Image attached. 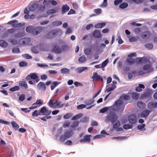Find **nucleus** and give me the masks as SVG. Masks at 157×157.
Instances as JSON below:
<instances>
[{
    "mask_svg": "<svg viewBox=\"0 0 157 157\" xmlns=\"http://www.w3.org/2000/svg\"><path fill=\"white\" fill-rule=\"evenodd\" d=\"M123 101L120 100H118L115 104L111 107V110L114 112H122L125 106L123 105Z\"/></svg>",
    "mask_w": 157,
    "mask_h": 157,
    "instance_id": "nucleus-1",
    "label": "nucleus"
},
{
    "mask_svg": "<svg viewBox=\"0 0 157 157\" xmlns=\"http://www.w3.org/2000/svg\"><path fill=\"white\" fill-rule=\"evenodd\" d=\"M118 118V117L115 113H112L107 115L105 121L106 122L110 121L112 124H113L117 120Z\"/></svg>",
    "mask_w": 157,
    "mask_h": 157,
    "instance_id": "nucleus-2",
    "label": "nucleus"
},
{
    "mask_svg": "<svg viewBox=\"0 0 157 157\" xmlns=\"http://www.w3.org/2000/svg\"><path fill=\"white\" fill-rule=\"evenodd\" d=\"M6 24H9L11 25V26L14 27H21L25 25L24 23H19L17 20H11L9 21Z\"/></svg>",
    "mask_w": 157,
    "mask_h": 157,
    "instance_id": "nucleus-3",
    "label": "nucleus"
},
{
    "mask_svg": "<svg viewBox=\"0 0 157 157\" xmlns=\"http://www.w3.org/2000/svg\"><path fill=\"white\" fill-rule=\"evenodd\" d=\"M60 30H53L49 32L46 35V37L47 39H52L56 37Z\"/></svg>",
    "mask_w": 157,
    "mask_h": 157,
    "instance_id": "nucleus-4",
    "label": "nucleus"
},
{
    "mask_svg": "<svg viewBox=\"0 0 157 157\" xmlns=\"http://www.w3.org/2000/svg\"><path fill=\"white\" fill-rule=\"evenodd\" d=\"M38 77V76L37 74L36 73H31L27 75L26 78V79L27 80L31 79H35L36 82L37 83L40 80Z\"/></svg>",
    "mask_w": 157,
    "mask_h": 157,
    "instance_id": "nucleus-5",
    "label": "nucleus"
},
{
    "mask_svg": "<svg viewBox=\"0 0 157 157\" xmlns=\"http://www.w3.org/2000/svg\"><path fill=\"white\" fill-rule=\"evenodd\" d=\"M128 121L130 123L134 124L137 121L136 116L134 114L129 115L128 117Z\"/></svg>",
    "mask_w": 157,
    "mask_h": 157,
    "instance_id": "nucleus-6",
    "label": "nucleus"
},
{
    "mask_svg": "<svg viewBox=\"0 0 157 157\" xmlns=\"http://www.w3.org/2000/svg\"><path fill=\"white\" fill-rule=\"evenodd\" d=\"M29 38H25L20 39L18 41V43L20 45L27 44L30 41Z\"/></svg>",
    "mask_w": 157,
    "mask_h": 157,
    "instance_id": "nucleus-7",
    "label": "nucleus"
},
{
    "mask_svg": "<svg viewBox=\"0 0 157 157\" xmlns=\"http://www.w3.org/2000/svg\"><path fill=\"white\" fill-rule=\"evenodd\" d=\"M37 87L39 90L42 91H45L46 89L45 84L43 82H39L37 85Z\"/></svg>",
    "mask_w": 157,
    "mask_h": 157,
    "instance_id": "nucleus-8",
    "label": "nucleus"
},
{
    "mask_svg": "<svg viewBox=\"0 0 157 157\" xmlns=\"http://www.w3.org/2000/svg\"><path fill=\"white\" fill-rule=\"evenodd\" d=\"M93 79V81L95 80V81H97L98 80H101V82L103 81V79L102 77L100 75H98L97 72H94L93 74V75L92 77Z\"/></svg>",
    "mask_w": 157,
    "mask_h": 157,
    "instance_id": "nucleus-9",
    "label": "nucleus"
},
{
    "mask_svg": "<svg viewBox=\"0 0 157 157\" xmlns=\"http://www.w3.org/2000/svg\"><path fill=\"white\" fill-rule=\"evenodd\" d=\"M42 29V28L41 26H38L36 28L34 27L33 31V34L34 35H37L41 32Z\"/></svg>",
    "mask_w": 157,
    "mask_h": 157,
    "instance_id": "nucleus-10",
    "label": "nucleus"
},
{
    "mask_svg": "<svg viewBox=\"0 0 157 157\" xmlns=\"http://www.w3.org/2000/svg\"><path fill=\"white\" fill-rule=\"evenodd\" d=\"M151 35V33L148 31H144L140 34L141 37L142 39H147Z\"/></svg>",
    "mask_w": 157,
    "mask_h": 157,
    "instance_id": "nucleus-11",
    "label": "nucleus"
},
{
    "mask_svg": "<svg viewBox=\"0 0 157 157\" xmlns=\"http://www.w3.org/2000/svg\"><path fill=\"white\" fill-rule=\"evenodd\" d=\"M91 135H86L84 136V138L80 140V142L81 143H86L90 142V137Z\"/></svg>",
    "mask_w": 157,
    "mask_h": 157,
    "instance_id": "nucleus-12",
    "label": "nucleus"
},
{
    "mask_svg": "<svg viewBox=\"0 0 157 157\" xmlns=\"http://www.w3.org/2000/svg\"><path fill=\"white\" fill-rule=\"evenodd\" d=\"M52 51L56 53L59 54L62 52V50L57 45L54 46L52 48Z\"/></svg>",
    "mask_w": 157,
    "mask_h": 157,
    "instance_id": "nucleus-13",
    "label": "nucleus"
},
{
    "mask_svg": "<svg viewBox=\"0 0 157 157\" xmlns=\"http://www.w3.org/2000/svg\"><path fill=\"white\" fill-rule=\"evenodd\" d=\"M92 34L93 36L95 38H100L101 37L100 31L97 30H95L92 33Z\"/></svg>",
    "mask_w": 157,
    "mask_h": 157,
    "instance_id": "nucleus-14",
    "label": "nucleus"
},
{
    "mask_svg": "<svg viewBox=\"0 0 157 157\" xmlns=\"http://www.w3.org/2000/svg\"><path fill=\"white\" fill-rule=\"evenodd\" d=\"M69 9V7L67 4L63 5L62 7V14H63L66 12L68 11Z\"/></svg>",
    "mask_w": 157,
    "mask_h": 157,
    "instance_id": "nucleus-15",
    "label": "nucleus"
},
{
    "mask_svg": "<svg viewBox=\"0 0 157 157\" xmlns=\"http://www.w3.org/2000/svg\"><path fill=\"white\" fill-rule=\"evenodd\" d=\"M150 112V111L148 109L145 110L141 112V116L142 117H147L149 114Z\"/></svg>",
    "mask_w": 157,
    "mask_h": 157,
    "instance_id": "nucleus-16",
    "label": "nucleus"
},
{
    "mask_svg": "<svg viewBox=\"0 0 157 157\" xmlns=\"http://www.w3.org/2000/svg\"><path fill=\"white\" fill-rule=\"evenodd\" d=\"M137 106L140 109L144 108L145 105V104L142 101H138L137 103Z\"/></svg>",
    "mask_w": 157,
    "mask_h": 157,
    "instance_id": "nucleus-17",
    "label": "nucleus"
},
{
    "mask_svg": "<svg viewBox=\"0 0 157 157\" xmlns=\"http://www.w3.org/2000/svg\"><path fill=\"white\" fill-rule=\"evenodd\" d=\"M38 7L37 4L34 3L29 6V10L31 11H34Z\"/></svg>",
    "mask_w": 157,
    "mask_h": 157,
    "instance_id": "nucleus-18",
    "label": "nucleus"
},
{
    "mask_svg": "<svg viewBox=\"0 0 157 157\" xmlns=\"http://www.w3.org/2000/svg\"><path fill=\"white\" fill-rule=\"evenodd\" d=\"M73 133L72 131L67 130L65 132L64 134L67 139H68L72 135Z\"/></svg>",
    "mask_w": 157,
    "mask_h": 157,
    "instance_id": "nucleus-19",
    "label": "nucleus"
},
{
    "mask_svg": "<svg viewBox=\"0 0 157 157\" xmlns=\"http://www.w3.org/2000/svg\"><path fill=\"white\" fill-rule=\"evenodd\" d=\"M19 85L21 87H23L25 89L28 88V86L27 83L24 81H21L20 82H19Z\"/></svg>",
    "mask_w": 157,
    "mask_h": 157,
    "instance_id": "nucleus-20",
    "label": "nucleus"
},
{
    "mask_svg": "<svg viewBox=\"0 0 157 157\" xmlns=\"http://www.w3.org/2000/svg\"><path fill=\"white\" fill-rule=\"evenodd\" d=\"M131 95L132 98L135 99H138L140 97V94L135 92H132Z\"/></svg>",
    "mask_w": 157,
    "mask_h": 157,
    "instance_id": "nucleus-21",
    "label": "nucleus"
},
{
    "mask_svg": "<svg viewBox=\"0 0 157 157\" xmlns=\"http://www.w3.org/2000/svg\"><path fill=\"white\" fill-rule=\"evenodd\" d=\"M145 88V86L143 84H140L139 86L137 87L136 88V91L140 92L142 91V88L144 89Z\"/></svg>",
    "mask_w": 157,
    "mask_h": 157,
    "instance_id": "nucleus-22",
    "label": "nucleus"
},
{
    "mask_svg": "<svg viewBox=\"0 0 157 157\" xmlns=\"http://www.w3.org/2000/svg\"><path fill=\"white\" fill-rule=\"evenodd\" d=\"M53 97H52L50 99L49 102L48 103V106L51 108H52L54 107V102H53Z\"/></svg>",
    "mask_w": 157,
    "mask_h": 157,
    "instance_id": "nucleus-23",
    "label": "nucleus"
},
{
    "mask_svg": "<svg viewBox=\"0 0 157 157\" xmlns=\"http://www.w3.org/2000/svg\"><path fill=\"white\" fill-rule=\"evenodd\" d=\"M105 25V23H98L94 25V27L96 28H101Z\"/></svg>",
    "mask_w": 157,
    "mask_h": 157,
    "instance_id": "nucleus-24",
    "label": "nucleus"
},
{
    "mask_svg": "<svg viewBox=\"0 0 157 157\" xmlns=\"http://www.w3.org/2000/svg\"><path fill=\"white\" fill-rule=\"evenodd\" d=\"M88 67H78L77 68V72L78 73H80L85 70H87Z\"/></svg>",
    "mask_w": 157,
    "mask_h": 157,
    "instance_id": "nucleus-25",
    "label": "nucleus"
},
{
    "mask_svg": "<svg viewBox=\"0 0 157 157\" xmlns=\"http://www.w3.org/2000/svg\"><path fill=\"white\" fill-rule=\"evenodd\" d=\"M34 27L33 26H28L26 29V31L27 32L33 34V31Z\"/></svg>",
    "mask_w": 157,
    "mask_h": 157,
    "instance_id": "nucleus-26",
    "label": "nucleus"
},
{
    "mask_svg": "<svg viewBox=\"0 0 157 157\" xmlns=\"http://www.w3.org/2000/svg\"><path fill=\"white\" fill-rule=\"evenodd\" d=\"M78 60L80 63H83L86 61V59L85 56L83 55L79 58Z\"/></svg>",
    "mask_w": 157,
    "mask_h": 157,
    "instance_id": "nucleus-27",
    "label": "nucleus"
},
{
    "mask_svg": "<svg viewBox=\"0 0 157 157\" xmlns=\"http://www.w3.org/2000/svg\"><path fill=\"white\" fill-rule=\"evenodd\" d=\"M154 101L149 102L147 104V108L149 109H152L154 108Z\"/></svg>",
    "mask_w": 157,
    "mask_h": 157,
    "instance_id": "nucleus-28",
    "label": "nucleus"
},
{
    "mask_svg": "<svg viewBox=\"0 0 157 157\" xmlns=\"http://www.w3.org/2000/svg\"><path fill=\"white\" fill-rule=\"evenodd\" d=\"M61 49L62 52L63 51L68 50L69 49V47L67 44H64L61 46Z\"/></svg>",
    "mask_w": 157,
    "mask_h": 157,
    "instance_id": "nucleus-29",
    "label": "nucleus"
},
{
    "mask_svg": "<svg viewBox=\"0 0 157 157\" xmlns=\"http://www.w3.org/2000/svg\"><path fill=\"white\" fill-rule=\"evenodd\" d=\"M62 24L61 21H53L52 23V25L54 26H57L60 25Z\"/></svg>",
    "mask_w": 157,
    "mask_h": 157,
    "instance_id": "nucleus-30",
    "label": "nucleus"
},
{
    "mask_svg": "<svg viewBox=\"0 0 157 157\" xmlns=\"http://www.w3.org/2000/svg\"><path fill=\"white\" fill-rule=\"evenodd\" d=\"M144 46L149 50H151L153 48V45L152 43H149L145 44Z\"/></svg>",
    "mask_w": 157,
    "mask_h": 157,
    "instance_id": "nucleus-31",
    "label": "nucleus"
},
{
    "mask_svg": "<svg viewBox=\"0 0 157 157\" xmlns=\"http://www.w3.org/2000/svg\"><path fill=\"white\" fill-rule=\"evenodd\" d=\"M145 58L144 57L137 58L136 59V62L139 63H143L144 62Z\"/></svg>",
    "mask_w": 157,
    "mask_h": 157,
    "instance_id": "nucleus-32",
    "label": "nucleus"
},
{
    "mask_svg": "<svg viewBox=\"0 0 157 157\" xmlns=\"http://www.w3.org/2000/svg\"><path fill=\"white\" fill-rule=\"evenodd\" d=\"M24 33L22 32H19L16 33L14 36L15 38H20L24 36Z\"/></svg>",
    "mask_w": 157,
    "mask_h": 157,
    "instance_id": "nucleus-33",
    "label": "nucleus"
},
{
    "mask_svg": "<svg viewBox=\"0 0 157 157\" xmlns=\"http://www.w3.org/2000/svg\"><path fill=\"white\" fill-rule=\"evenodd\" d=\"M54 103L55 104L54 105V108L56 109V108H59V107L60 106L61 102V101H58V100H56L54 102Z\"/></svg>",
    "mask_w": 157,
    "mask_h": 157,
    "instance_id": "nucleus-34",
    "label": "nucleus"
},
{
    "mask_svg": "<svg viewBox=\"0 0 157 157\" xmlns=\"http://www.w3.org/2000/svg\"><path fill=\"white\" fill-rule=\"evenodd\" d=\"M139 38V37L138 36H133L130 37L129 38V41L130 42H134L136 41Z\"/></svg>",
    "mask_w": 157,
    "mask_h": 157,
    "instance_id": "nucleus-35",
    "label": "nucleus"
},
{
    "mask_svg": "<svg viewBox=\"0 0 157 157\" xmlns=\"http://www.w3.org/2000/svg\"><path fill=\"white\" fill-rule=\"evenodd\" d=\"M82 116V114H78L73 117L71 118V120H74L78 119L81 118Z\"/></svg>",
    "mask_w": 157,
    "mask_h": 157,
    "instance_id": "nucleus-36",
    "label": "nucleus"
},
{
    "mask_svg": "<svg viewBox=\"0 0 157 157\" xmlns=\"http://www.w3.org/2000/svg\"><path fill=\"white\" fill-rule=\"evenodd\" d=\"M11 124L13 128L15 130H17L19 127L18 124H17L14 121H13L11 122Z\"/></svg>",
    "mask_w": 157,
    "mask_h": 157,
    "instance_id": "nucleus-37",
    "label": "nucleus"
},
{
    "mask_svg": "<svg viewBox=\"0 0 157 157\" xmlns=\"http://www.w3.org/2000/svg\"><path fill=\"white\" fill-rule=\"evenodd\" d=\"M9 42L14 45H16L17 44L18 42L17 40L13 38L10 39L9 40Z\"/></svg>",
    "mask_w": 157,
    "mask_h": 157,
    "instance_id": "nucleus-38",
    "label": "nucleus"
},
{
    "mask_svg": "<svg viewBox=\"0 0 157 157\" xmlns=\"http://www.w3.org/2000/svg\"><path fill=\"white\" fill-rule=\"evenodd\" d=\"M145 124H143L141 125H139L137 127V128L140 131H145L146 128H144Z\"/></svg>",
    "mask_w": 157,
    "mask_h": 157,
    "instance_id": "nucleus-39",
    "label": "nucleus"
},
{
    "mask_svg": "<svg viewBox=\"0 0 157 157\" xmlns=\"http://www.w3.org/2000/svg\"><path fill=\"white\" fill-rule=\"evenodd\" d=\"M151 67V64H147L144 65L143 69L144 71H147L150 70Z\"/></svg>",
    "mask_w": 157,
    "mask_h": 157,
    "instance_id": "nucleus-40",
    "label": "nucleus"
},
{
    "mask_svg": "<svg viewBox=\"0 0 157 157\" xmlns=\"http://www.w3.org/2000/svg\"><path fill=\"white\" fill-rule=\"evenodd\" d=\"M7 43L3 40H0V45L2 47L5 48L7 46Z\"/></svg>",
    "mask_w": 157,
    "mask_h": 157,
    "instance_id": "nucleus-41",
    "label": "nucleus"
},
{
    "mask_svg": "<svg viewBox=\"0 0 157 157\" xmlns=\"http://www.w3.org/2000/svg\"><path fill=\"white\" fill-rule=\"evenodd\" d=\"M61 72L62 74H69L70 72V70L67 68H63L61 69Z\"/></svg>",
    "mask_w": 157,
    "mask_h": 157,
    "instance_id": "nucleus-42",
    "label": "nucleus"
},
{
    "mask_svg": "<svg viewBox=\"0 0 157 157\" xmlns=\"http://www.w3.org/2000/svg\"><path fill=\"white\" fill-rule=\"evenodd\" d=\"M94 102V99H90L86 101L85 103L87 105H90L93 103Z\"/></svg>",
    "mask_w": 157,
    "mask_h": 157,
    "instance_id": "nucleus-43",
    "label": "nucleus"
},
{
    "mask_svg": "<svg viewBox=\"0 0 157 157\" xmlns=\"http://www.w3.org/2000/svg\"><path fill=\"white\" fill-rule=\"evenodd\" d=\"M59 83L56 81L53 82L51 85V88L52 90H53L55 88L56 86Z\"/></svg>",
    "mask_w": 157,
    "mask_h": 157,
    "instance_id": "nucleus-44",
    "label": "nucleus"
},
{
    "mask_svg": "<svg viewBox=\"0 0 157 157\" xmlns=\"http://www.w3.org/2000/svg\"><path fill=\"white\" fill-rule=\"evenodd\" d=\"M126 61L130 65L133 64L135 62L134 59L132 58L127 59Z\"/></svg>",
    "mask_w": 157,
    "mask_h": 157,
    "instance_id": "nucleus-45",
    "label": "nucleus"
},
{
    "mask_svg": "<svg viewBox=\"0 0 157 157\" xmlns=\"http://www.w3.org/2000/svg\"><path fill=\"white\" fill-rule=\"evenodd\" d=\"M132 125L129 124H124L123 126V128L125 129L132 128Z\"/></svg>",
    "mask_w": 157,
    "mask_h": 157,
    "instance_id": "nucleus-46",
    "label": "nucleus"
},
{
    "mask_svg": "<svg viewBox=\"0 0 157 157\" xmlns=\"http://www.w3.org/2000/svg\"><path fill=\"white\" fill-rule=\"evenodd\" d=\"M128 5L126 3H123L120 4L119 6L120 8L123 9L127 7L128 6Z\"/></svg>",
    "mask_w": 157,
    "mask_h": 157,
    "instance_id": "nucleus-47",
    "label": "nucleus"
},
{
    "mask_svg": "<svg viewBox=\"0 0 157 157\" xmlns=\"http://www.w3.org/2000/svg\"><path fill=\"white\" fill-rule=\"evenodd\" d=\"M27 65V63L24 61L20 62L19 63V65L20 67H26Z\"/></svg>",
    "mask_w": 157,
    "mask_h": 157,
    "instance_id": "nucleus-48",
    "label": "nucleus"
},
{
    "mask_svg": "<svg viewBox=\"0 0 157 157\" xmlns=\"http://www.w3.org/2000/svg\"><path fill=\"white\" fill-rule=\"evenodd\" d=\"M20 87L18 86H15L13 87L10 88V90L11 91H14L17 90H19Z\"/></svg>",
    "mask_w": 157,
    "mask_h": 157,
    "instance_id": "nucleus-49",
    "label": "nucleus"
},
{
    "mask_svg": "<svg viewBox=\"0 0 157 157\" xmlns=\"http://www.w3.org/2000/svg\"><path fill=\"white\" fill-rule=\"evenodd\" d=\"M94 12L97 14H100L102 13V10L101 9L98 8L94 10Z\"/></svg>",
    "mask_w": 157,
    "mask_h": 157,
    "instance_id": "nucleus-50",
    "label": "nucleus"
},
{
    "mask_svg": "<svg viewBox=\"0 0 157 157\" xmlns=\"http://www.w3.org/2000/svg\"><path fill=\"white\" fill-rule=\"evenodd\" d=\"M84 52L86 55H89L91 54V50L90 48H87L85 49Z\"/></svg>",
    "mask_w": 157,
    "mask_h": 157,
    "instance_id": "nucleus-51",
    "label": "nucleus"
},
{
    "mask_svg": "<svg viewBox=\"0 0 157 157\" xmlns=\"http://www.w3.org/2000/svg\"><path fill=\"white\" fill-rule=\"evenodd\" d=\"M67 139L64 134L61 135L59 137V140L61 142L65 141Z\"/></svg>",
    "mask_w": 157,
    "mask_h": 157,
    "instance_id": "nucleus-52",
    "label": "nucleus"
},
{
    "mask_svg": "<svg viewBox=\"0 0 157 157\" xmlns=\"http://www.w3.org/2000/svg\"><path fill=\"white\" fill-rule=\"evenodd\" d=\"M72 116L71 113H67L63 116V118L65 119H68L71 118Z\"/></svg>",
    "mask_w": 157,
    "mask_h": 157,
    "instance_id": "nucleus-53",
    "label": "nucleus"
},
{
    "mask_svg": "<svg viewBox=\"0 0 157 157\" xmlns=\"http://www.w3.org/2000/svg\"><path fill=\"white\" fill-rule=\"evenodd\" d=\"M121 123L120 122L117 121L116 122L115 124H114L113 126V127L114 128L116 129L118 127H119Z\"/></svg>",
    "mask_w": 157,
    "mask_h": 157,
    "instance_id": "nucleus-54",
    "label": "nucleus"
},
{
    "mask_svg": "<svg viewBox=\"0 0 157 157\" xmlns=\"http://www.w3.org/2000/svg\"><path fill=\"white\" fill-rule=\"evenodd\" d=\"M40 112H39L38 110H36L34 111L32 114V115L33 117H37L38 115H40Z\"/></svg>",
    "mask_w": 157,
    "mask_h": 157,
    "instance_id": "nucleus-55",
    "label": "nucleus"
},
{
    "mask_svg": "<svg viewBox=\"0 0 157 157\" xmlns=\"http://www.w3.org/2000/svg\"><path fill=\"white\" fill-rule=\"evenodd\" d=\"M31 50L33 53H37L39 52L38 50L35 47H33L31 48Z\"/></svg>",
    "mask_w": 157,
    "mask_h": 157,
    "instance_id": "nucleus-56",
    "label": "nucleus"
},
{
    "mask_svg": "<svg viewBox=\"0 0 157 157\" xmlns=\"http://www.w3.org/2000/svg\"><path fill=\"white\" fill-rule=\"evenodd\" d=\"M32 106L29 109H33L39 107V105L36 103H34L32 104Z\"/></svg>",
    "mask_w": 157,
    "mask_h": 157,
    "instance_id": "nucleus-57",
    "label": "nucleus"
},
{
    "mask_svg": "<svg viewBox=\"0 0 157 157\" xmlns=\"http://www.w3.org/2000/svg\"><path fill=\"white\" fill-rule=\"evenodd\" d=\"M86 106V105L84 104H81L78 105L77 108L78 109H82L85 108Z\"/></svg>",
    "mask_w": 157,
    "mask_h": 157,
    "instance_id": "nucleus-58",
    "label": "nucleus"
},
{
    "mask_svg": "<svg viewBox=\"0 0 157 157\" xmlns=\"http://www.w3.org/2000/svg\"><path fill=\"white\" fill-rule=\"evenodd\" d=\"M56 11L54 9H52L48 10L47 12V13L48 15H50L52 14H54L56 13Z\"/></svg>",
    "mask_w": 157,
    "mask_h": 157,
    "instance_id": "nucleus-59",
    "label": "nucleus"
},
{
    "mask_svg": "<svg viewBox=\"0 0 157 157\" xmlns=\"http://www.w3.org/2000/svg\"><path fill=\"white\" fill-rule=\"evenodd\" d=\"M108 62V60H106L105 61H103L101 63V67H105L107 65V63Z\"/></svg>",
    "mask_w": 157,
    "mask_h": 157,
    "instance_id": "nucleus-60",
    "label": "nucleus"
},
{
    "mask_svg": "<svg viewBox=\"0 0 157 157\" xmlns=\"http://www.w3.org/2000/svg\"><path fill=\"white\" fill-rule=\"evenodd\" d=\"M71 122L70 121H67L65 122L63 125L64 128L68 127L70 125Z\"/></svg>",
    "mask_w": 157,
    "mask_h": 157,
    "instance_id": "nucleus-61",
    "label": "nucleus"
},
{
    "mask_svg": "<svg viewBox=\"0 0 157 157\" xmlns=\"http://www.w3.org/2000/svg\"><path fill=\"white\" fill-rule=\"evenodd\" d=\"M50 3V0H44L43 2V4L45 6L48 5Z\"/></svg>",
    "mask_w": 157,
    "mask_h": 157,
    "instance_id": "nucleus-62",
    "label": "nucleus"
},
{
    "mask_svg": "<svg viewBox=\"0 0 157 157\" xmlns=\"http://www.w3.org/2000/svg\"><path fill=\"white\" fill-rule=\"evenodd\" d=\"M109 108L108 107H105L100 110V112L101 113H104L107 111Z\"/></svg>",
    "mask_w": 157,
    "mask_h": 157,
    "instance_id": "nucleus-63",
    "label": "nucleus"
},
{
    "mask_svg": "<svg viewBox=\"0 0 157 157\" xmlns=\"http://www.w3.org/2000/svg\"><path fill=\"white\" fill-rule=\"evenodd\" d=\"M13 52L19 53L20 52L19 49L18 48H15L12 49Z\"/></svg>",
    "mask_w": 157,
    "mask_h": 157,
    "instance_id": "nucleus-64",
    "label": "nucleus"
}]
</instances>
